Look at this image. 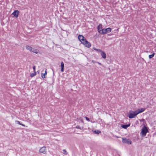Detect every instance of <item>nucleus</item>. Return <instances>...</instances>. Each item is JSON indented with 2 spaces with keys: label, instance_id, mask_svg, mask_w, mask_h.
I'll return each instance as SVG.
<instances>
[{
  "label": "nucleus",
  "instance_id": "26",
  "mask_svg": "<svg viewBox=\"0 0 156 156\" xmlns=\"http://www.w3.org/2000/svg\"><path fill=\"white\" fill-rule=\"evenodd\" d=\"M94 50H96V51H97V49H96V48H94Z\"/></svg>",
  "mask_w": 156,
  "mask_h": 156
},
{
  "label": "nucleus",
  "instance_id": "12",
  "mask_svg": "<svg viewBox=\"0 0 156 156\" xmlns=\"http://www.w3.org/2000/svg\"><path fill=\"white\" fill-rule=\"evenodd\" d=\"M61 71L62 72H63L64 70V64L63 62H61Z\"/></svg>",
  "mask_w": 156,
  "mask_h": 156
},
{
  "label": "nucleus",
  "instance_id": "6",
  "mask_svg": "<svg viewBox=\"0 0 156 156\" xmlns=\"http://www.w3.org/2000/svg\"><path fill=\"white\" fill-rule=\"evenodd\" d=\"M78 38L82 44L86 40L85 38L83 35H80L78 36Z\"/></svg>",
  "mask_w": 156,
  "mask_h": 156
},
{
  "label": "nucleus",
  "instance_id": "20",
  "mask_svg": "<svg viewBox=\"0 0 156 156\" xmlns=\"http://www.w3.org/2000/svg\"><path fill=\"white\" fill-rule=\"evenodd\" d=\"M100 132H101L98 130H95L94 132L95 133L97 134H99Z\"/></svg>",
  "mask_w": 156,
  "mask_h": 156
},
{
  "label": "nucleus",
  "instance_id": "21",
  "mask_svg": "<svg viewBox=\"0 0 156 156\" xmlns=\"http://www.w3.org/2000/svg\"><path fill=\"white\" fill-rule=\"evenodd\" d=\"M63 153L64 154H65V155H67V153L66 152V150L65 149H63Z\"/></svg>",
  "mask_w": 156,
  "mask_h": 156
},
{
  "label": "nucleus",
  "instance_id": "11",
  "mask_svg": "<svg viewBox=\"0 0 156 156\" xmlns=\"http://www.w3.org/2000/svg\"><path fill=\"white\" fill-rule=\"evenodd\" d=\"M101 52V55L102 57L104 58H105L106 57V53L102 51Z\"/></svg>",
  "mask_w": 156,
  "mask_h": 156
},
{
  "label": "nucleus",
  "instance_id": "10",
  "mask_svg": "<svg viewBox=\"0 0 156 156\" xmlns=\"http://www.w3.org/2000/svg\"><path fill=\"white\" fill-rule=\"evenodd\" d=\"M145 109L144 108H141L140 109H138L136 110V111L138 114L140 113H141L144 112Z\"/></svg>",
  "mask_w": 156,
  "mask_h": 156
},
{
  "label": "nucleus",
  "instance_id": "7",
  "mask_svg": "<svg viewBox=\"0 0 156 156\" xmlns=\"http://www.w3.org/2000/svg\"><path fill=\"white\" fill-rule=\"evenodd\" d=\"M46 148L45 147H43L40 148L39 150V152L40 153H43L44 154H46Z\"/></svg>",
  "mask_w": 156,
  "mask_h": 156
},
{
  "label": "nucleus",
  "instance_id": "16",
  "mask_svg": "<svg viewBox=\"0 0 156 156\" xmlns=\"http://www.w3.org/2000/svg\"><path fill=\"white\" fill-rule=\"evenodd\" d=\"M36 74V72H34L31 74L30 75V76L31 77H32L35 76Z\"/></svg>",
  "mask_w": 156,
  "mask_h": 156
},
{
  "label": "nucleus",
  "instance_id": "28",
  "mask_svg": "<svg viewBox=\"0 0 156 156\" xmlns=\"http://www.w3.org/2000/svg\"><path fill=\"white\" fill-rule=\"evenodd\" d=\"M115 136L116 138H118L119 137H118V136Z\"/></svg>",
  "mask_w": 156,
  "mask_h": 156
},
{
  "label": "nucleus",
  "instance_id": "14",
  "mask_svg": "<svg viewBox=\"0 0 156 156\" xmlns=\"http://www.w3.org/2000/svg\"><path fill=\"white\" fill-rule=\"evenodd\" d=\"M47 74V70H46L45 71V73H41V76L42 78L43 79L45 77V76Z\"/></svg>",
  "mask_w": 156,
  "mask_h": 156
},
{
  "label": "nucleus",
  "instance_id": "19",
  "mask_svg": "<svg viewBox=\"0 0 156 156\" xmlns=\"http://www.w3.org/2000/svg\"><path fill=\"white\" fill-rule=\"evenodd\" d=\"M121 127L125 129H126L127 128V126L126 125H122Z\"/></svg>",
  "mask_w": 156,
  "mask_h": 156
},
{
  "label": "nucleus",
  "instance_id": "17",
  "mask_svg": "<svg viewBox=\"0 0 156 156\" xmlns=\"http://www.w3.org/2000/svg\"><path fill=\"white\" fill-rule=\"evenodd\" d=\"M76 128L81 130H82L83 129V127H81L80 126L77 125L76 126Z\"/></svg>",
  "mask_w": 156,
  "mask_h": 156
},
{
  "label": "nucleus",
  "instance_id": "9",
  "mask_svg": "<svg viewBox=\"0 0 156 156\" xmlns=\"http://www.w3.org/2000/svg\"><path fill=\"white\" fill-rule=\"evenodd\" d=\"M19 12L18 10H16L12 13V14L16 18L18 17L19 15Z\"/></svg>",
  "mask_w": 156,
  "mask_h": 156
},
{
  "label": "nucleus",
  "instance_id": "5",
  "mask_svg": "<svg viewBox=\"0 0 156 156\" xmlns=\"http://www.w3.org/2000/svg\"><path fill=\"white\" fill-rule=\"evenodd\" d=\"M122 142L125 144H131V141L129 139H127L125 138H122Z\"/></svg>",
  "mask_w": 156,
  "mask_h": 156
},
{
  "label": "nucleus",
  "instance_id": "1",
  "mask_svg": "<svg viewBox=\"0 0 156 156\" xmlns=\"http://www.w3.org/2000/svg\"><path fill=\"white\" fill-rule=\"evenodd\" d=\"M148 131V129L147 127L145 125H144L140 134L142 136L144 137L146 136L147 133Z\"/></svg>",
  "mask_w": 156,
  "mask_h": 156
},
{
  "label": "nucleus",
  "instance_id": "23",
  "mask_svg": "<svg viewBox=\"0 0 156 156\" xmlns=\"http://www.w3.org/2000/svg\"><path fill=\"white\" fill-rule=\"evenodd\" d=\"M97 51L101 52L102 51L100 49H98L97 50Z\"/></svg>",
  "mask_w": 156,
  "mask_h": 156
},
{
  "label": "nucleus",
  "instance_id": "15",
  "mask_svg": "<svg viewBox=\"0 0 156 156\" xmlns=\"http://www.w3.org/2000/svg\"><path fill=\"white\" fill-rule=\"evenodd\" d=\"M16 122L17 123L19 124V125H21L22 126H24V127H25V125L23 124H22V123H21L19 121H16Z\"/></svg>",
  "mask_w": 156,
  "mask_h": 156
},
{
  "label": "nucleus",
  "instance_id": "29",
  "mask_svg": "<svg viewBox=\"0 0 156 156\" xmlns=\"http://www.w3.org/2000/svg\"><path fill=\"white\" fill-rule=\"evenodd\" d=\"M98 63L99 64L101 65V63H99V62H98Z\"/></svg>",
  "mask_w": 156,
  "mask_h": 156
},
{
  "label": "nucleus",
  "instance_id": "22",
  "mask_svg": "<svg viewBox=\"0 0 156 156\" xmlns=\"http://www.w3.org/2000/svg\"><path fill=\"white\" fill-rule=\"evenodd\" d=\"M85 118L88 121H90V119H89L87 117H85Z\"/></svg>",
  "mask_w": 156,
  "mask_h": 156
},
{
  "label": "nucleus",
  "instance_id": "8",
  "mask_svg": "<svg viewBox=\"0 0 156 156\" xmlns=\"http://www.w3.org/2000/svg\"><path fill=\"white\" fill-rule=\"evenodd\" d=\"M82 44L84 45L86 47L88 48H90L91 46L90 43V42H88L86 40Z\"/></svg>",
  "mask_w": 156,
  "mask_h": 156
},
{
  "label": "nucleus",
  "instance_id": "2",
  "mask_svg": "<svg viewBox=\"0 0 156 156\" xmlns=\"http://www.w3.org/2000/svg\"><path fill=\"white\" fill-rule=\"evenodd\" d=\"M26 48L27 50L30 51L35 53L36 54H38L39 53V51L38 50L30 46L27 45L26 46Z\"/></svg>",
  "mask_w": 156,
  "mask_h": 156
},
{
  "label": "nucleus",
  "instance_id": "4",
  "mask_svg": "<svg viewBox=\"0 0 156 156\" xmlns=\"http://www.w3.org/2000/svg\"><path fill=\"white\" fill-rule=\"evenodd\" d=\"M137 115L138 113L136 110L134 112H132L129 113V117L130 119L133 118L135 117Z\"/></svg>",
  "mask_w": 156,
  "mask_h": 156
},
{
  "label": "nucleus",
  "instance_id": "18",
  "mask_svg": "<svg viewBox=\"0 0 156 156\" xmlns=\"http://www.w3.org/2000/svg\"><path fill=\"white\" fill-rule=\"evenodd\" d=\"M155 54V53H153L152 54L149 55V58H153L154 55Z\"/></svg>",
  "mask_w": 156,
  "mask_h": 156
},
{
  "label": "nucleus",
  "instance_id": "30",
  "mask_svg": "<svg viewBox=\"0 0 156 156\" xmlns=\"http://www.w3.org/2000/svg\"><path fill=\"white\" fill-rule=\"evenodd\" d=\"M81 121L83 122V120L82 119H81Z\"/></svg>",
  "mask_w": 156,
  "mask_h": 156
},
{
  "label": "nucleus",
  "instance_id": "24",
  "mask_svg": "<svg viewBox=\"0 0 156 156\" xmlns=\"http://www.w3.org/2000/svg\"><path fill=\"white\" fill-rule=\"evenodd\" d=\"M35 68H36L35 66H34L33 67V69L34 70V72H36V71H35Z\"/></svg>",
  "mask_w": 156,
  "mask_h": 156
},
{
  "label": "nucleus",
  "instance_id": "13",
  "mask_svg": "<svg viewBox=\"0 0 156 156\" xmlns=\"http://www.w3.org/2000/svg\"><path fill=\"white\" fill-rule=\"evenodd\" d=\"M97 29L99 33V31H102V30L103 29L102 28V25L101 24H100L98 26Z\"/></svg>",
  "mask_w": 156,
  "mask_h": 156
},
{
  "label": "nucleus",
  "instance_id": "27",
  "mask_svg": "<svg viewBox=\"0 0 156 156\" xmlns=\"http://www.w3.org/2000/svg\"><path fill=\"white\" fill-rule=\"evenodd\" d=\"M94 50H96V51H97V49H96V48H94Z\"/></svg>",
  "mask_w": 156,
  "mask_h": 156
},
{
  "label": "nucleus",
  "instance_id": "3",
  "mask_svg": "<svg viewBox=\"0 0 156 156\" xmlns=\"http://www.w3.org/2000/svg\"><path fill=\"white\" fill-rule=\"evenodd\" d=\"M111 30L112 29L110 27L106 29L104 28L102 31H99V33L101 34H104L110 32Z\"/></svg>",
  "mask_w": 156,
  "mask_h": 156
},
{
  "label": "nucleus",
  "instance_id": "25",
  "mask_svg": "<svg viewBox=\"0 0 156 156\" xmlns=\"http://www.w3.org/2000/svg\"><path fill=\"white\" fill-rule=\"evenodd\" d=\"M126 125L127 126V128H128V127H129L130 126V124H129Z\"/></svg>",
  "mask_w": 156,
  "mask_h": 156
}]
</instances>
